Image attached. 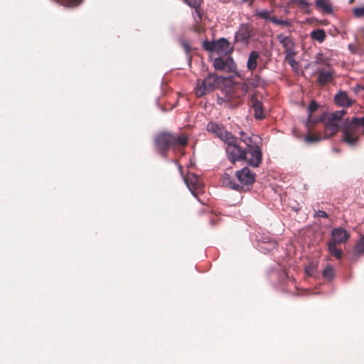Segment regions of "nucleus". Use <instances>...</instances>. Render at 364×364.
I'll return each mask as SVG.
<instances>
[{
    "instance_id": "f257e3e1",
    "label": "nucleus",
    "mask_w": 364,
    "mask_h": 364,
    "mask_svg": "<svg viewBox=\"0 0 364 364\" xmlns=\"http://www.w3.org/2000/svg\"><path fill=\"white\" fill-rule=\"evenodd\" d=\"M240 138L228 150V158L232 163L245 161L252 167L257 168L262 161V139L256 134L240 132Z\"/></svg>"
},
{
    "instance_id": "f03ea898",
    "label": "nucleus",
    "mask_w": 364,
    "mask_h": 364,
    "mask_svg": "<svg viewBox=\"0 0 364 364\" xmlns=\"http://www.w3.org/2000/svg\"><path fill=\"white\" fill-rule=\"evenodd\" d=\"M235 176L238 183H236L230 174L225 173L222 177L223 185L235 191L245 192L250 190V187L255 181V174L247 167L236 171Z\"/></svg>"
},
{
    "instance_id": "7ed1b4c3",
    "label": "nucleus",
    "mask_w": 364,
    "mask_h": 364,
    "mask_svg": "<svg viewBox=\"0 0 364 364\" xmlns=\"http://www.w3.org/2000/svg\"><path fill=\"white\" fill-rule=\"evenodd\" d=\"M154 143L157 151L166 157L171 148L186 146L188 144V137L184 134L177 136L171 132H164L156 136Z\"/></svg>"
},
{
    "instance_id": "20e7f679",
    "label": "nucleus",
    "mask_w": 364,
    "mask_h": 364,
    "mask_svg": "<svg viewBox=\"0 0 364 364\" xmlns=\"http://www.w3.org/2000/svg\"><path fill=\"white\" fill-rule=\"evenodd\" d=\"M346 112L344 109L338 110L331 113H324L319 117L316 118L315 123L319 122H322L324 125L326 131V138H328L331 135L335 134L340 128L343 129V119L344 115Z\"/></svg>"
},
{
    "instance_id": "39448f33",
    "label": "nucleus",
    "mask_w": 364,
    "mask_h": 364,
    "mask_svg": "<svg viewBox=\"0 0 364 364\" xmlns=\"http://www.w3.org/2000/svg\"><path fill=\"white\" fill-rule=\"evenodd\" d=\"M343 125V141L350 146H355L358 140V129L363 127L364 134V116L362 117H353L350 120L345 119Z\"/></svg>"
},
{
    "instance_id": "423d86ee",
    "label": "nucleus",
    "mask_w": 364,
    "mask_h": 364,
    "mask_svg": "<svg viewBox=\"0 0 364 364\" xmlns=\"http://www.w3.org/2000/svg\"><path fill=\"white\" fill-rule=\"evenodd\" d=\"M207 130L208 132L214 134L227 144V154L229 148L230 146H233L238 141L239 138L232 135L231 132H228L223 125L218 124L214 122H210L207 124Z\"/></svg>"
},
{
    "instance_id": "0eeeda50",
    "label": "nucleus",
    "mask_w": 364,
    "mask_h": 364,
    "mask_svg": "<svg viewBox=\"0 0 364 364\" xmlns=\"http://www.w3.org/2000/svg\"><path fill=\"white\" fill-rule=\"evenodd\" d=\"M220 79L215 73H210L203 80H198L195 88L196 95L201 97L220 86Z\"/></svg>"
},
{
    "instance_id": "6e6552de",
    "label": "nucleus",
    "mask_w": 364,
    "mask_h": 364,
    "mask_svg": "<svg viewBox=\"0 0 364 364\" xmlns=\"http://www.w3.org/2000/svg\"><path fill=\"white\" fill-rule=\"evenodd\" d=\"M277 39L284 48L286 53L285 61L291 65L293 70H296V51L293 38L285 36L283 34H279L277 36Z\"/></svg>"
},
{
    "instance_id": "1a4fd4ad",
    "label": "nucleus",
    "mask_w": 364,
    "mask_h": 364,
    "mask_svg": "<svg viewBox=\"0 0 364 364\" xmlns=\"http://www.w3.org/2000/svg\"><path fill=\"white\" fill-rule=\"evenodd\" d=\"M203 47L205 50L216 52L218 54L228 55L233 50L230 43L225 38H220L218 41H205L203 43Z\"/></svg>"
},
{
    "instance_id": "9d476101",
    "label": "nucleus",
    "mask_w": 364,
    "mask_h": 364,
    "mask_svg": "<svg viewBox=\"0 0 364 364\" xmlns=\"http://www.w3.org/2000/svg\"><path fill=\"white\" fill-rule=\"evenodd\" d=\"M317 75L316 82L321 86H325L333 82L336 72L333 68H318L316 71Z\"/></svg>"
},
{
    "instance_id": "9b49d317",
    "label": "nucleus",
    "mask_w": 364,
    "mask_h": 364,
    "mask_svg": "<svg viewBox=\"0 0 364 364\" xmlns=\"http://www.w3.org/2000/svg\"><path fill=\"white\" fill-rule=\"evenodd\" d=\"M213 67L217 70L227 72H235L237 70V65L232 58L226 56L225 58H217L213 61Z\"/></svg>"
},
{
    "instance_id": "f8f14e48",
    "label": "nucleus",
    "mask_w": 364,
    "mask_h": 364,
    "mask_svg": "<svg viewBox=\"0 0 364 364\" xmlns=\"http://www.w3.org/2000/svg\"><path fill=\"white\" fill-rule=\"evenodd\" d=\"M184 181L189 190L195 196H196V191L201 190L203 186L200 178L193 173H188L184 178Z\"/></svg>"
},
{
    "instance_id": "ddd939ff",
    "label": "nucleus",
    "mask_w": 364,
    "mask_h": 364,
    "mask_svg": "<svg viewBox=\"0 0 364 364\" xmlns=\"http://www.w3.org/2000/svg\"><path fill=\"white\" fill-rule=\"evenodd\" d=\"M254 36L253 29L247 25H242L239 31L235 34L237 41L246 43L249 38Z\"/></svg>"
},
{
    "instance_id": "4468645a",
    "label": "nucleus",
    "mask_w": 364,
    "mask_h": 364,
    "mask_svg": "<svg viewBox=\"0 0 364 364\" xmlns=\"http://www.w3.org/2000/svg\"><path fill=\"white\" fill-rule=\"evenodd\" d=\"M250 106L254 109L255 117L258 119H262L264 118V114L263 112V105L261 101H259L256 95H252L250 101Z\"/></svg>"
},
{
    "instance_id": "2eb2a0df",
    "label": "nucleus",
    "mask_w": 364,
    "mask_h": 364,
    "mask_svg": "<svg viewBox=\"0 0 364 364\" xmlns=\"http://www.w3.org/2000/svg\"><path fill=\"white\" fill-rule=\"evenodd\" d=\"M332 241L336 243H343L346 242L350 234L342 228H334L331 231Z\"/></svg>"
},
{
    "instance_id": "dca6fc26",
    "label": "nucleus",
    "mask_w": 364,
    "mask_h": 364,
    "mask_svg": "<svg viewBox=\"0 0 364 364\" xmlns=\"http://www.w3.org/2000/svg\"><path fill=\"white\" fill-rule=\"evenodd\" d=\"M334 100L341 107H349L353 104V101L348 97L346 92H339L334 97Z\"/></svg>"
},
{
    "instance_id": "f3484780",
    "label": "nucleus",
    "mask_w": 364,
    "mask_h": 364,
    "mask_svg": "<svg viewBox=\"0 0 364 364\" xmlns=\"http://www.w3.org/2000/svg\"><path fill=\"white\" fill-rule=\"evenodd\" d=\"M318 105L317 102L314 100H312L310 103V105L308 107L307 112H308V118L306 121V126L307 127H309L311 124H316L315 120L316 118H314L312 117L313 113L318 109Z\"/></svg>"
},
{
    "instance_id": "a211bd4d",
    "label": "nucleus",
    "mask_w": 364,
    "mask_h": 364,
    "mask_svg": "<svg viewBox=\"0 0 364 364\" xmlns=\"http://www.w3.org/2000/svg\"><path fill=\"white\" fill-rule=\"evenodd\" d=\"M259 57V55L257 51L252 50L250 53L247 63V67L249 70L253 71L257 68Z\"/></svg>"
},
{
    "instance_id": "6ab92c4d",
    "label": "nucleus",
    "mask_w": 364,
    "mask_h": 364,
    "mask_svg": "<svg viewBox=\"0 0 364 364\" xmlns=\"http://www.w3.org/2000/svg\"><path fill=\"white\" fill-rule=\"evenodd\" d=\"M316 6L326 14L333 12L332 6L329 0H315Z\"/></svg>"
},
{
    "instance_id": "aec40b11",
    "label": "nucleus",
    "mask_w": 364,
    "mask_h": 364,
    "mask_svg": "<svg viewBox=\"0 0 364 364\" xmlns=\"http://www.w3.org/2000/svg\"><path fill=\"white\" fill-rule=\"evenodd\" d=\"M326 139V136H321L317 134H308L304 137V141L305 144L311 145L316 144L319 141H321L323 139Z\"/></svg>"
},
{
    "instance_id": "412c9836",
    "label": "nucleus",
    "mask_w": 364,
    "mask_h": 364,
    "mask_svg": "<svg viewBox=\"0 0 364 364\" xmlns=\"http://www.w3.org/2000/svg\"><path fill=\"white\" fill-rule=\"evenodd\" d=\"M311 36L314 40L322 43L325 40L326 35L323 29H317L311 33Z\"/></svg>"
},
{
    "instance_id": "4be33fe9",
    "label": "nucleus",
    "mask_w": 364,
    "mask_h": 364,
    "mask_svg": "<svg viewBox=\"0 0 364 364\" xmlns=\"http://www.w3.org/2000/svg\"><path fill=\"white\" fill-rule=\"evenodd\" d=\"M54 1L68 7H75L79 6L83 0H53Z\"/></svg>"
},
{
    "instance_id": "5701e85b",
    "label": "nucleus",
    "mask_w": 364,
    "mask_h": 364,
    "mask_svg": "<svg viewBox=\"0 0 364 364\" xmlns=\"http://www.w3.org/2000/svg\"><path fill=\"white\" fill-rule=\"evenodd\" d=\"M328 251L337 259H341L342 257V252L336 248V242L333 241L328 243Z\"/></svg>"
},
{
    "instance_id": "b1692460",
    "label": "nucleus",
    "mask_w": 364,
    "mask_h": 364,
    "mask_svg": "<svg viewBox=\"0 0 364 364\" xmlns=\"http://www.w3.org/2000/svg\"><path fill=\"white\" fill-rule=\"evenodd\" d=\"M323 276L327 279H331L334 277V270L331 265H326L323 271Z\"/></svg>"
},
{
    "instance_id": "393cba45",
    "label": "nucleus",
    "mask_w": 364,
    "mask_h": 364,
    "mask_svg": "<svg viewBox=\"0 0 364 364\" xmlns=\"http://www.w3.org/2000/svg\"><path fill=\"white\" fill-rule=\"evenodd\" d=\"M271 22H272L273 23H274L276 25H279V26H282L284 27H289V26H292V23L289 20H280V19H278L275 16H273L271 18Z\"/></svg>"
},
{
    "instance_id": "a878e982",
    "label": "nucleus",
    "mask_w": 364,
    "mask_h": 364,
    "mask_svg": "<svg viewBox=\"0 0 364 364\" xmlns=\"http://www.w3.org/2000/svg\"><path fill=\"white\" fill-rule=\"evenodd\" d=\"M255 14L257 16H258L261 18H263L265 20H269L270 21H271V18L273 17V16H271V12L269 11H266V10L256 11Z\"/></svg>"
},
{
    "instance_id": "bb28decb",
    "label": "nucleus",
    "mask_w": 364,
    "mask_h": 364,
    "mask_svg": "<svg viewBox=\"0 0 364 364\" xmlns=\"http://www.w3.org/2000/svg\"><path fill=\"white\" fill-rule=\"evenodd\" d=\"M356 252L358 254L364 253V236L358 242L355 247Z\"/></svg>"
},
{
    "instance_id": "cd10ccee",
    "label": "nucleus",
    "mask_w": 364,
    "mask_h": 364,
    "mask_svg": "<svg viewBox=\"0 0 364 364\" xmlns=\"http://www.w3.org/2000/svg\"><path fill=\"white\" fill-rule=\"evenodd\" d=\"M200 1L201 0H185V1L191 6L195 8L196 9V11L198 14V15L200 16V14H199V11L198 10V7L200 6Z\"/></svg>"
},
{
    "instance_id": "c85d7f7f",
    "label": "nucleus",
    "mask_w": 364,
    "mask_h": 364,
    "mask_svg": "<svg viewBox=\"0 0 364 364\" xmlns=\"http://www.w3.org/2000/svg\"><path fill=\"white\" fill-rule=\"evenodd\" d=\"M316 266L314 263H312L306 267L305 272L309 276H314V273L316 272Z\"/></svg>"
},
{
    "instance_id": "c756f323",
    "label": "nucleus",
    "mask_w": 364,
    "mask_h": 364,
    "mask_svg": "<svg viewBox=\"0 0 364 364\" xmlns=\"http://www.w3.org/2000/svg\"><path fill=\"white\" fill-rule=\"evenodd\" d=\"M316 62L318 64H323L328 66V60L327 58H324L322 54H318Z\"/></svg>"
},
{
    "instance_id": "7c9ffc66",
    "label": "nucleus",
    "mask_w": 364,
    "mask_h": 364,
    "mask_svg": "<svg viewBox=\"0 0 364 364\" xmlns=\"http://www.w3.org/2000/svg\"><path fill=\"white\" fill-rule=\"evenodd\" d=\"M353 14L358 18L364 17V6L353 9Z\"/></svg>"
},
{
    "instance_id": "2f4dec72",
    "label": "nucleus",
    "mask_w": 364,
    "mask_h": 364,
    "mask_svg": "<svg viewBox=\"0 0 364 364\" xmlns=\"http://www.w3.org/2000/svg\"><path fill=\"white\" fill-rule=\"evenodd\" d=\"M290 274V269H289L287 272H286V277L287 278V284H289V283L291 284V285L294 287V288H296V282H295V279L294 278L291 276L289 275Z\"/></svg>"
},
{
    "instance_id": "473e14b6",
    "label": "nucleus",
    "mask_w": 364,
    "mask_h": 364,
    "mask_svg": "<svg viewBox=\"0 0 364 364\" xmlns=\"http://www.w3.org/2000/svg\"><path fill=\"white\" fill-rule=\"evenodd\" d=\"M297 5L302 6L305 11L307 12L309 11V4L305 0H297Z\"/></svg>"
},
{
    "instance_id": "72a5a7b5",
    "label": "nucleus",
    "mask_w": 364,
    "mask_h": 364,
    "mask_svg": "<svg viewBox=\"0 0 364 364\" xmlns=\"http://www.w3.org/2000/svg\"><path fill=\"white\" fill-rule=\"evenodd\" d=\"M314 217H316V218H327L328 214L325 211L319 210L315 211Z\"/></svg>"
},
{
    "instance_id": "f704fd0d",
    "label": "nucleus",
    "mask_w": 364,
    "mask_h": 364,
    "mask_svg": "<svg viewBox=\"0 0 364 364\" xmlns=\"http://www.w3.org/2000/svg\"><path fill=\"white\" fill-rule=\"evenodd\" d=\"M218 103L221 104L223 102H230L232 100L231 96L226 95L225 97H218Z\"/></svg>"
},
{
    "instance_id": "c9c22d12",
    "label": "nucleus",
    "mask_w": 364,
    "mask_h": 364,
    "mask_svg": "<svg viewBox=\"0 0 364 364\" xmlns=\"http://www.w3.org/2000/svg\"><path fill=\"white\" fill-rule=\"evenodd\" d=\"M260 78L258 75H255L252 79V85L254 87H257L259 85Z\"/></svg>"
},
{
    "instance_id": "e433bc0d",
    "label": "nucleus",
    "mask_w": 364,
    "mask_h": 364,
    "mask_svg": "<svg viewBox=\"0 0 364 364\" xmlns=\"http://www.w3.org/2000/svg\"><path fill=\"white\" fill-rule=\"evenodd\" d=\"M182 46L185 50V52L188 54L191 51V47L189 46V44L187 43V42H182Z\"/></svg>"
},
{
    "instance_id": "4c0bfd02",
    "label": "nucleus",
    "mask_w": 364,
    "mask_h": 364,
    "mask_svg": "<svg viewBox=\"0 0 364 364\" xmlns=\"http://www.w3.org/2000/svg\"><path fill=\"white\" fill-rule=\"evenodd\" d=\"M255 1V0H241V4H248L250 6H252Z\"/></svg>"
},
{
    "instance_id": "58836bf2",
    "label": "nucleus",
    "mask_w": 364,
    "mask_h": 364,
    "mask_svg": "<svg viewBox=\"0 0 364 364\" xmlns=\"http://www.w3.org/2000/svg\"><path fill=\"white\" fill-rule=\"evenodd\" d=\"M269 245L270 246V248H276L277 246V244L275 241H272L269 243Z\"/></svg>"
},
{
    "instance_id": "ea45409f",
    "label": "nucleus",
    "mask_w": 364,
    "mask_h": 364,
    "mask_svg": "<svg viewBox=\"0 0 364 364\" xmlns=\"http://www.w3.org/2000/svg\"><path fill=\"white\" fill-rule=\"evenodd\" d=\"M194 31H195L196 33H199L202 32V28H201V27H200V26H198V25H197V26H195V28H194Z\"/></svg>"
},
{
    "instance_id": "a19ab883",
    "label": "nucleus",
    "mask_w": 364,
    "mask_h": 364,
    "mask_svg": "<svg viewBox=\"0 0 364 364\" xmlns=\"http://www.w3.org/2000/svg\"><path fill=\"white\" fill-rule=\"evenodd\" d=\"M178 167H179L180 171H181L182 170V166L181 165H178Z\"/></svg>"
}]
</instances>
